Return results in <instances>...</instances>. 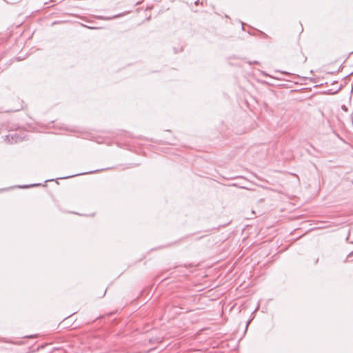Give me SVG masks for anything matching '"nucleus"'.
Instances as JSON below:
<instances>
[{
  "mask_svg": "<svg viewBox=\"0 0 353 353\" xmlns=\"http://www.w3.org/2000/svg\"><path fill=\"white\" fill-rule=\"evenodd\" d=\"M25 107L24 101L19 98L16 99V105L12 109V111L17 112L23 109Z\"/></svg>",
  "mask_w": 353,
  "mask_h": 353,
  "instance_id": "nucleus-1",
  "label": "nucleus"
},
{
  "mask_svg": "<svg viewBox=\"0 0 353 353\" xmlns=\"http://www.w3.org/2000/svg\"><path fill=\"white\" fill-rule=\"evenodd\" d=\"M0 349H1V350H8V348H7V347H5V346H1V347H0Z\"/></svg>",
  "mask_w": 353,
  "mask_h": 353,
  "instance_id": "nucleus-2",
  "label": "nucleus"
},
{
  "mask_svg": "<svg viewBox=\"0 0 353 353\" xmlns=\"http://www.w3.org/2000/svg\"><path fill=\"white\" fill-rule=\"evenodd\" d=\"M52 2H54V0H51Z\"/></svg>",
  "mask_w": 353,
  "mask_h": 353,
  "instance_id": "nucleus-5",
  "label": "nucleus"
},
{
  "mask_svg": "<svg viewBox=\"0 0 353 353\" xmlns=\"http://www.w3.org/2000/svg\"><path fill=\"white\" fill-rule=\"evenodd\" d=\"M352 254H353V251L352 252H350L348 256H350V255H352Z\"/></svg>",
  "mask_w": 353,
  "mask_h": 353,
  "instance_id": "nucleus-4",
  "label": "nucleus"
},
{
  "mask_svg": "<svg viewBox=\"0 0 353 353\" xmlns=\"http://www.w3.org/2000/svg\"><path fill=\"white\" fill-rule=\"evenodd\" d=\"M305 61H306V57H304L303 61L305 62Z\"/></svg>",
  "mask_w": 353,
  "mask_h": 353,
  "instance_id": "nucleus-3",
  "label": "nucleus"
}]
</instances>
